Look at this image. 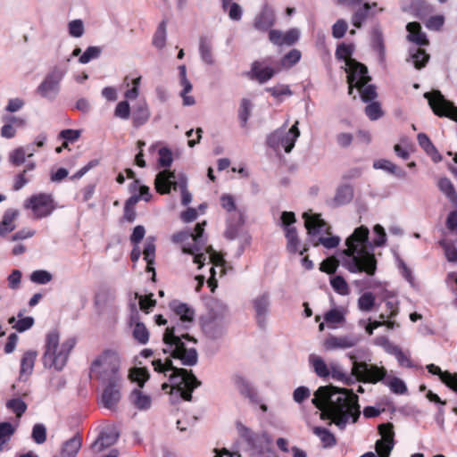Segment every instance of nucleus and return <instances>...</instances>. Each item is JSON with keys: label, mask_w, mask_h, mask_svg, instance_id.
I'll use <instances>...</instances> for the list:
<instances>
[{"label": "nucleus", "mask_w": 457, "mask_h": 457, "mask_svg": "<svg viewBox=\"0 0 457 457\" xmlns=\"http://www.w3.org/2000/svg\"><path fill=\"white\" fill-rule=\"evenodd\" d=\"M150 118L148 104L145 100H140L133 108L132 120L134 127H140Z\"/></svg>", "instance_id": "cd10ccee"}, {"label": "nucleus", "mask_w": 457, "mask_h": 457, "mask_svg": "<svg viewBox=\"0 0 457 457\" xmlns=\"http://www.w3.org/2000/svg\"><path fill=\"white\" fill-rule=\"evenodd\" d=\"M330 285L333 289L341 295H346L349 294L348 285L342 276H335L331 278Z\"/></svg>", "instance_id": "5fc2aeb1"}, {"label": "nucleus", "mask_w": 457, "mask_h": 457, "mask_svg": "<svg viewBox=\"0 0 457 457\" xmlns=\"http://www.w3.org/2000/svg\"><path fill=\"white\" fill-rule=\"evenodd\" d=\"M276 22V15L274 9L268 4H263L261 12L255 16L253 21V28L256 30L266 32L269 31Z\"/></svg>", "instance_id": "6ab92c4d"}, {"label": "nucleus", "mask_w": 457, "mask_h": 457, "mask_svg": "<svg viewBox=\"0 0 457 457\" xmlns=\"http://www.w3.org/2000/svg\"><path fill=\"white\" fill-rule=\"evenodd\" d=\"M418 143L420 146L426 152L428 155L431 157L434 162H439L442 161V156L435 147L429 137L425 133H420L417 136Z\"/></svg>", "instance_id": "c756f323"}, {"label": "nucleus", "mask_w": 457, "mask_h": 457, "mask_svg": "<svg viewBox=\"0 0 457 457\" xmlns=\"http://www.w3.org/2000/svg\"><path fill=\"white\" fill-rule=\"evenodd\" d=\"M131 403L140 411H146L151 408L152 398L144 394L139 388L134 389L129 396Z\"/></svg>", "instance_id": "2f4dec72"}, {"label": "nucleus", "mask_w": 457, "mask_h": 457, "mask_svg": "<svg viewBox=\"0 0 457 457\" xmlns=\"http://www.w3.org/2000/svg\"><path fill=\"white\" fill-rule=\"evenodd\" d=\"M24 206L27 209H31L37 219L49 216L55 209L52 195L45 193L30 196Z\"/></svg>", "instance_id": "4468645a"}, {"label": "nucleus", "mask_w": 457, "mask_h": 457, "mask_svg": "<svg viewBox=\"0 0 457 457\" xmlns=\"http://www.w3.org/2000/svg\"><path fill=\"white\" fill-rule=\"evenodd\" d=\"M193 323L186 324L176 319L171 320L163 334V342L167 345L162 351L164 353H170V356L181 361L185 366H195L198 361V353L194 347H187L184 340L191 341L194 344L196 340L189 336L186 331L189 329Z\"/></svg>", "instance_id": "20e7f679"}, {"label": "nucleus", "mask_w": 457, "mask_h": 457, "mask_svg": "<svg viewBox=\"0 0 457 457\" xmlns=\"http://www.w3.org/2000/svg\"><path fill=\"white\" fill-rule=\"evenodd\" d=\"M234 382L238 392L247 397L251 403H259L260 398L257 391L252 386V385L244 377L236 376Z\"/></svg>", "instance_id": "4be33fe9"}, {"label": "nucleus", "mask_w": 457, "mask_h": 457, "mask_svg": "<svg viewBox=\"0 0 457 457\" xmlns=\"http://www.w3.org/2000/svg\"><path fill=\"white\" fill-rule=\"evenodd\" d=\"M53 279L52 274L45 270H37L30 275V280L38 285H46Z\"/></svg>", "instance_id": "6e6d98bb"}, {"label": "nucleus", "mask_w": 457, "mask_h": 457, "mask_svg": "<svg viewBox=\"0 0 457 457\" xmlns=\"http://www.w3.org/2000/svg\"><path fill=\"white\" fill-rule=\"evenodd\" d=\"M129 378L132 381L137 382L139 389L142 388L150 378L149 371L146 368H133L129 372Z\"/></svg>", "instance_id": "de8ad7c7"}, {"label": "nucleus", "mask_w": 457, "mask_h": 457, "mask_svg": "<svg viewBox=\"0 0 457 457\" xmlns=\"http://www.w3.org/2000/svg\"><path fill=\"white\" fill-rule=\"evenodd\" d=\"M359 397L352 389L332 385L320 386L314 393L312 403L320 412L321 420H330L343 430L349 423H355L361 415Z\"/></svg>", "instance_id": "f257e3e1"}, {"label": "nucleus", "mask_w": 457, "mask_h": 457, "mask_svg": "<svg viewBox=\"0 0 457 457\" xmlns=\"http://www.w3.org/2000/svg\"><path fill=\"white\" fill-rule=\"evenodd\" d=\"M298 124L299 122L295 121L288 130L284 129L275 130L268 136L267 145L275 151L284 149L286 153H290L300 136Z\"/></svg>", "instance_id": "f8f14e48"}, {"label": "nucleus", "mask_w": 457, "mask_h": 457, "mask_svg": "<svg viewBox=\"0 0 457 457\" xmlns=\"http://www.w3.org/2000/svg\"><path fill=\"white\" fill-rule=\"evenodd\" d=\"M411 8L415 15L420 19H424L433 12V6L424 0H414L411 4Z\"/></svg>", "instance_id": "37998d69"}, {"label": "nucleus", "mask_w": 457, "mask_h": 457, "mask_svg": "<svg viewBox=\"0 0 457 457\" xmlns=\"http://www.w3.org/2000/svg\"><path fill=\"white\" fill-rule=\"evenodd\" d=\"M165 43H166V23L163 21L159 24V26L154 35L153 45L158 49H162L165 46Z\"/></svg>", "instance_id": "603ef678"}, {"label": "nucleus", "mask_w": 457, "mask_h": 457, "mask_svg": "<svg viewBox=\"0 0 457 457\" xmlns=\"http://www.w3.org/2000/svg\"><path fill=\"white\" fill-rule=\"evenodd\" d=\"M237 428L239 435L253 449L262 451L272 443V438L267 432L253 433L249 428L241 423H237Z\"/></svg>", "instance_id": "dca6fc26"}, {"label": "nucleus", "mask_w": 457, "mask_h": 457, "mask_svg": "<svg viewBox=\"0 0 457 457\" xmlns=\"http://www.w3.org/2000/svg\"><path fill=\"white\" fill-rule=\"evenodd\" d=\"M120 360L118 353L112 350L103 352L91 364V373L102 383L121 380L120 375Z\"/></svg>", "instance_id": "6e6552de"}, {"label": "nucleus", "mask_w": 457, "mask_h": 457, "mask_svg": "<svg viewBox=\"0 0 457 457\" xmlns=\"http://www.w3.org/2000/svg\"><path fill=\"white\" fill-rule=\"evenodd\" d=\"M65 74V71L54 68L37 87L38 93L46 98H54L59 91V84Z\"/></svg>", "instance_id": "f3484780"}, {"label": "nucleus", "mask_w": 457, "mask_h": 457, "mask_svg": "<svg viewBox=\"0 0 457 457\" xmlns=\"http://www.w3.org/2000/svg\"><path fill=\"white\" fill-rule=\"evenodd\" d=\"M133 337L141 345H145L149 340V331L140 321H136L133 328Z\"/></svg>", "instance_id": "8fccbe9b"}, {"label": "nucleus", "mask_w": 457, "mask_h": 457, "mask_svg": "<svg viewBox=\"0 0 457 457\" xmlns=\"http://www.w3.org/2000/svg\"><path fill=\"white\" fill-rule=\"evenodd\" d=\"M6 407L12 410L17 417H21L27 410V404L20 398L9 400L6 403Z\"/></svg>", "instance_id": "e2e57ef3"}, {"label": "nucleus", "mask_w": 457, "mask_h": 457, "mask_svg": "<svg viewBox=\"0 0 457 457\" xmlns=\"http://www.w3.org/2000/svg\"><path fill=\"white\" fill-rule=\"evenodd\" d=\"M313 433L320 437L324 447H332L336 445L337 440L335 436L327 428L315 427Z\"/></svg>", "instance_id": "79ce46f5"}, {"label": "nucleus", "mask_w": 457, "mask_h": 457, "mask_svg": "<svg viewBox=\"0 0 457 457\" xmlns=\"http://www.w3.org/2000/svg\"><path fill=\"white\" fill-rule=\"evenodd\" d=\"M120 381H106L104 384L106 386L104 387L102 395H101V404L109 410H114L116 405L120 400Z\"/></svg>", "instance_id": "a211bd4d"}, {"label": "nucleus", "mask_w": 457, "mask_h": 457, "mask_svg": "<svg viewBox=\"0 0 457 457\" xmlns=\"http://www.w3.org/2000/svg\"><path fill=\"white\" fill-rule=\"evenodd\" d=\"M31 437L37 445H42L46 440V428L44 424L37 423L32 428Z\"/></svg>", "instance_id": "4d7b16f0"}, {"label": "nucleus", "mask_w": 457, "mask_h": 457, "mask_svg": "<svg viewBox=\"0 0 457 457\" xmlns=\"http://www.w3.org/2000/svg\"><path fill=\"white\" fill-rule=\"evenodd\" d=\"M285 236L287 240V250L291 253H296L300 245L296 228H287L285 230Z\"/></svg>", "instance_id": "c03bdc74"}, {"label": "nucleus", "mask_w": 457, "mask_h": 457, "mask_svg": "<svg viewBox=\"0 0 457 457\" xmlns=\"http://www.w3.org/2000/svg\"><path fill=\"white\" fill-rule=\"evenodd\" d=\"M346 67L347 83L349 84L348 94L352 95L353 87L367 84L370 80V77L368 76L367 67L355 60H348Z\"/></svg>", "instance_id": "2eb2a0df"}, {"label": "nucleus", "mask_w": 457, "mask_h": 457, "mask_svg": "<svg viewBox=\"0 0 457 457\" xmlns=\"http://www.w3.org/2000/svg\"><path fill=\"white\" fill-rule=\"evenodd\" d=\"M15 428L10 422L0 423V451H4V445L7 444L11 436L14 434Z\"/></svg>", "instance_id": "09e8293b"}, {"label": "nucleus", "mask_w": 457, "mask_h": 457, "mask_svg": "<svg viewBox=\"0 0 457 457\" xmlns=\"http://www.w3.org/2000/svg\"><path fill=\"white\" fill-rule=\"evenodd\" d=\"M303 218L304 219L305 228L314 246L322 245L327 249H332L339 245L341 240L339 237H325V235H331L330 226L321 219L320 214L304 212Z\"/></svg>", "instance_id": "0eeeda50"}, {"label": "nucleus", "mask_w": 457, "mask_h": 457, "mask_svg": "<svg viewBox=\"0 0 457 457\" xmlns=\"http://www.w3.org/2000/svg\"><path fill=\"white\" fill-rule=\"evenodd\" d=\"M228 308L219 304V309L212 310L201 318V327L204 334L212 340L222 337L227 331Z\"/></svg>", "instance_id": "1a4fd4ad"}, {"label": "nucleus", "mask_w": 457, "mask_h": 457, "mask_svg": "<svg viewBox=\"0 0 457 457\" xmlns=\"http://www.w3.org/2000/svg\"><path fill=\"white\" fill-rule=\"evenodd\" d=\"M176 176L174 172L169 170L160 171L155 178V188L160 194L170 193L171 187L174 190L179 188L181 190V204L183 205H187L192 201V195L187 189V180L182 177L179 182H176L174 180Z\"/></svg>", "instance_id": "9b49d317"}, {"label": "nucleus", "mask_w": 457, "mask_h": 457, "mask_svg": "<svg viewBox=\"0 0 457 457\" xmlns=\"http://www.w3.org/2000/svg\"><path fill=\"white\" fill-rule=\"evenodd\" d=\"M199 53L201 59L204 63L208 65L214 64L215 59L212 54V46L211 41L205 37H202L200 38Z\"/></svg>", "instance_id": "e433bc0d"}, {"label": "nucleus", "mask_w": 457, "mask_h": 457, "mask_svg": "<svg viewBox=\"0 0 457 457\" xmlns=\"http://www.w3.org/2000/svg\"><path fill=\"white\" fill-rule=\"evenodd\" d=\"M205 221L197 223L194 230L185 229L172 235L173 243L181 244L182 252L194 256V262L201 269L207 259L209 262L219 265L223 260L211 245H206L207 237L204 235Z\"/></svg>", "instance_id": "7ed1b4c3"}, {"label": "nucleus", "mask_w": 457, "mask_h": 457, "mask_svg": "<svg viewBox=\"0 0 457 457\" xmlns=\"http://www.w3.org/2000/svg\"><path fill=\"white\" fill-rule=\"evenodd\" d=\"M353 198V188L350 185L337 187L335 196L328 202L329 206L336 208L349 204Z\"/></svg>", "instance_id": "412c9836"}, {"label": "nucleus", "mask_w": 457, "mask_h": 457, "mask_svg": "<svg viewBox=\"0 0 457 457\" xmlns=\"http://www.w3.org/2000/svg\"><path fill=\"white\" fill-rule=\"evenodd\" d=\"M349 358L353 361L352 375L355 377V378L345 375V378L342 380L345 385H352L355 380L375 384L385 378L386 375L385 368H379L377 365H370L363 361L358 362L356 357L352 354L349 355Z\"/></svg>", "instance_id": "9d476101"}, {"label": "nucleus", "mask_w": 457, "mask_h": 457, "mask_svg": "<svg viewBox=\"0 0 457 457\" xmlns=\"http://www.w3.org/2000/svg\"><path fill=\"white\" fill-rule=\"evenodd\" d=\"M440 246L443 248L445 256L450 262H457V248L453 242L442 239L439 241Z\"/></svg>", "instance_id": "3c124183"}, {"label": "nucleus", "mask_w": 457, "mask_h": 457, "mask_svg": "<svg viewBox=\"0 0 457 457\" xmlns=\"http://www.w3.org/2000/svg\"><path fill=\"white\" fill-rule=\"evenodd\" d=\"M20 215L19 210L8 209L4 212L0 221V237H5L16 228L15 220Z\"/></svg>", "instance_id": "393cba45"}, {"label": "nucleus", "mask_w": 457, "mask_h": 457, "mask_svg": "<svg viewBox=\"0 0 457 457\" xmlns=\"http://www.w3.org/2000/svg\"><path fill=\"white\" fill-rule=\"evenodd\" d=\"M424 97L428 99V104L436 115L457 121V107L445 99L440 91L427 92L424 94Z\"/></svg>", "instance_id": "ddd939ff"}, {"label": "nucleus", "mask_w": 457, "mask_h": 457, "mask_svg": "<svg viewBox=\"0 0 457 457\" xmlns=\"http://www.w3.org/2000/svg\"><path fill=\"white\" fill-rule=\"evenodd\" d=\"M82 445V439L79 435H75L65 441L62 446L60 457H76Z\"/></svg>", "instance_id": "7c9ffc66"}, {"label": "nucleus", "mask_w": 457, "mask_h": 457, "mask_svg": "<svg viewBox=\"0 0 457 457\" xmlns=\"http://www.w3.org/2000/svg\"><path fill=\"white\" fill-rule=\"evenodd\" d=\"M339 265V261L336 257H328L320 263V270L328 274L336 272Z\"/></svg>", "instance_id": "338daca9"}, {"label": "nucleus", "mask_w": 457, "mask_h": 457, "mask_svg": "<svg viewBox=\"0 0 457 457\" xmlns=\"http://www.w3.org/2000/svg\"><path fill=\"white\" fill-rule=\"evenodd\" d=\"M369 229L361 226L345 240L346 249L340 252L341 263L352 273L364 272L373 276L377 270V260L369 243Z\"/></svg>", "instance_id": "f03ea898"}, {"label": "nucleus", "mask_w": 457, "mask_h": 457, "mask_svg": "<svg viewBox=\"0 0 457 457\" xmlns=\"http://www.w3.org/2000/svg\"><path fill=\"white\" fill-rule=\"evenodd\" d=\"M75 345L76 340L72 337L60 344L59 332L49 331L46 337L45 352L42 357L44 367L56 371L62 370Z\"/></svg>", "instance_id": "423d86ee"}, {"label": "nucleus", "mask_w": 457, "mask_h": 457, "mask_svg": "<svg viewBox=\"0 0 457 457\" xmlns=\"http://www.w3.org/2000/svg\"><path fill=\"white\" fill-rule=\"evenodd\" d=\"M37 356L36 351H27L21 360L20 380H26L31 375Z\"/></svg>", "instance_id": "a878e982"}, {"label": "nucleus", "mask_w": 457, "mask_h": 457, "mask_svg": "<svg viewBox=\"0 0 457 457\" xmlns=\"http://www.w3.org/2000/svg\"><path fill=\"white\" fill-rule=\"evenodd\" d=\"M26 161V150L23 147H18L9 154V162L13 166H21Z\"/></svg>", "instance_id": "052dcab7"}, {"label": "nucleus", "mask_w": 457, "mask_h": 457, "mask_svg": "<svg viewBox=\"0 0 457 457\" xmlns=\"http://www.w3.org/2000/svg\"><path fill=\"white\" fill-rule=\"evenodd\" d=\"M309 362L319 377L326 378L330 374L329 369L321 357L316 354H311L309 356Z\"/></svg>", "instance_id": "ea45409f"}, {"label": "nucleus", "mask_w": 457, "mask_h": 457, "mask_svg": "<svg viewBox=\"0 0 457 457\" xmlns=\"http://www.w3.org/2000/svg\"><path fill=\"white\" fill-rule=\"evenodd\" d=\"M374 343L376 345L383 347L386 352H387L391 354L399 355L400 357H402L401 348L399 346L392 344L386 337H385V336L377 337L374 339Z\"/></svg>", "instance_id": "49530a36"}, {"label": "nucleus", "mask_w": 457, "mask_h": 457, "mask_svg": "<svg viewBox=\"0 0 457 457\" xmlns=\"http://www.w3.org/2000/svg\"><path fill=\"white\" fill-rule=\"evenodd\" d=\"M409 32L407 38L409 41L414 42L418 46L428 45V40L424 32L421 30V26L419 22H409L406 26Z\"/></svg>", "instance_id": "c85d7f7f"}, {"label": "nucleus", "mask_w": 457, "mask_h": 457, "mask_svg": "<svg viewBox=\"0 0 457 457\" xmlns=\"http://www.w3.org/2000/svg\"><path fill=\"white\" fill-rule=\"evenodd\" d=\"M359 342V338L354 336L335 337L329 336L324 341L326 350L333 351L337 349H346L355 346Z\"/></svg>", "instance_id": "aec40b11"}, {"label": "nucleus", "mask_w": 457, "mask_h": 457, "mask_svg": "<svg viewBox=\"0 0 457 457\" xmlns=\"http://www.w3.org/2000/svg\"><path fill=\"white\" fill-rule=\"evenodd\" d=\"M102 49L99 46H88L83 54L80 55L79 61L80 63H87L91 60L97 59L101 54Z\"/></svg>", "instance_id": "680f3d73"}, {"label": "nucleus", "mask_w": 457, "mask_h": 457, "mask_svg": "<svg viewBox=\"0 0 457 457\" xmlns=\"http://www.w3.org/2000/svg\"><path fill=\"white\" fill-rule=\"evenodd\" d=\"M439 190L445 194L448 200L457 208V192L453 184L448 178H441L437 183Z\"/></svg>", "instance_id": "f704fd0d"}, {"label": "nucleus", "mask_w": 457, "mask_h": 457, "mask_svg": "<svg viewBox=\"0 0 457 457\" xmlns=\"http://www.w3.org/2000/svg\"><path fill=\"white\" fill-rule=\"evenodd\" d=\"M252 72L260 83L268 81L274 75L273 69L270 67L261 68L258 62H254L252 64Z\"/></svg>", "instance_id": "a19ab883"}, {"label": "nucleus", "mask_w": 457, "mask_h": 457, "mask_svg": "<svg viewBox=\"0 0 457 457\" xmlns=\"http://www.w3.org/2000/svg\"><path fill=\"white\" fill-rule=\"evenodd\" d=\"M365 114L371 120H378L383 115L380 104L378 102H371L365 107Z\"/></svg>", "instance_id": "0e129e2a"}, {"label": "nucleus", "mask_w": 457, "mask_h": 457, "mask_svg": "<svg viewBox=\"0 0 457 457\" xmlns=\"http://www.w3.org/2000/svg\"><path fill=\"white\" fill-rule=\"evenodd\" d=\"M170 308L174 312L177 319L180 321L186 322V324L193 323L195 312L189 308L186 303H173Z\"/></svg>", "instance_id": "473e14b6"}, {"label": "nucleus", "mask_w": 457, "mask_h": 457, "mask_svg": "<svg viewBox=\"0 0 457 457\" xmlns=\"http://www.w3.org/2000/svg\"><path fill=\"white\" fill-rule=\"evenodd\" d=\"M159 159L158 163L161 167L168 168L171 165L173 162L172 153L167 147H162L158 151Z\"/></svg>", "instance_id": "69168bd1"}, {"label": "nucleus", "mask_w": 457, "mask_h": 457, "mask_svg": "<svg viewBox=\"0 0 457 457\" xmlns=\"http://www.w3.org/2000/svg\"><path fill=\"white\" fill-rule=\"evenodd\" d=\"M429 59V55L425 52V50L413 46L410 48V60L412 61L413 65L416 69H421L425 67L426 63ZM409 61V59H407Z\"/></svg>", "instance_id": "4c0bfd02"}, {"label": "nucleus", "mask_w": 457, "mask_h": 457, "mask_svg": "<svg viewBox=\"0 0 457 457\" xmlns=\"http://www.w3.org/2000/svg\"><path fill=\"white\" fill-rule=\"evenodd\" d=\"M371 46L373 49L378 54L380 60H383L385 55V46L383 34L379 27H374L372 29Z\"/></svg>", "instance_id": "58836bf2"}, {"label": "nucleus", "mask_w": 457, "mask_h": 457, "mask_svg": "<svg viewBox=\"0 0 457 457\" xmlns=\"http://www.w3.org/2000/svg\"><path fill=\"white\" fill-rule=\"evenodd\" d=\"M119 434L113 430L102 432L97 439L92 444L91 448L96 453H100L105 448L115 444Z\"/></svg>", "instance_id": "bb28decb"}, {"label": "nucleus", "mask_w": 457, "mask_h": 457, "mask_svg": "<svg viewBox=\"0 0 457 457\" xmlns=\"http://www.w3.org/2000/svg\"><path fill=\"white\" fill-rule=\"evenodd\" d=\"M377 3L370 4L365 2L359 6L352 15L351 22L355 28H361L363 22L370 17L375 15V12H371L372 7H376Z\"/></svg>", "instance_id": "b1692460"}, {"label": "nucleus", "mask_w": 457, "mask_h": 457, "mask_svg": "<svg viewBox=\"0 0 457 457\" xmlns=\"http://www.w3.org/2000/svg\"><path fill=\"white\" fill-rule=\"evenodd\" d=\"M253 104L247 98H243L240 103L239 110H238V119L240 120L241 126L245 128L247 124L248 119L251 115L252 109Z\"/></svg>", "instance_id": "a18cd8bd"}, {"label": "nucleus", "mask_w": 457, "mask_h": 457, "mask_svg": "<svg viewBox=\"0 0 457 457\" xmlns=\"http://www.w3.org/2000/svg\"><path fill=\"white\" fill-rule=\"evenodd\" d=\"M359 89L361 98L363 102H371L377 97L376 87L373 85L362 84L356 87Z\"/></svg>", "instance_id": "13d9d810"}, {"label": "nucleus", "mask_w": 457, "mask_h": 457, "mask_svg": "<svg viewBox=\"0 0 457 457\" xmlns=\"http://www.w3.org/2000/svg\"><path fill=\"white\" fill-rule=\"evenodd\" d=\"M353 52V45H345L344 43L337 46L336 50V57L338 60H344L345 61V65L347 66V61L353 60L351 58V55Z\"/></svg>", "instance_id": "bf43d9fd"}, {"label": "nucleus", "mask_w": 457, "mask_h": 457, "mask_svg": "<svg viewBox=\"0 0 457 457\" xmlns=\"http://www.w3.org/2000/svg\"><path fill=\"white\" fill-rule=\"evenodd\" d=\"M395 442H386L378 440L376 443V451L379 457H389Z\"/></svg>", "instance_id": "774afa93"}, {"label": "nucleus", "mask_w": 457, "mask_h": 457, "mask_svg": "<svg viewBox=\"0 0 457 457\" xmlns=\"http://www.w3.org/2000/svg\"><path fill=\"white\" fill-rule=\"evenodd\" d=\"M270 306V295L264 293L253 300V307L256 312V319L259 326L263 328L265 326V318L268 313Z\"/></svg>", "instance_id": "5701e85b"}, {"label": "nucleus", "mask_w": 457, "mask_h": 457, "mask_svg": "<svg viewBox=\"0 0 457 457\" xmlns=\"http://www.w3.org/2000/svg\"><path fill=\"white\" fill-rule=\"evenodd\" d=\"M144 260L147 263V271L154 270L152 265L154 262L155 258V237L149 236L146 237L145 242V248L143 251Z\"/></svg>", "instance_id": "c9c22d12"}, {"label": "nucleus", "mask_w": 457, "mask_h": 457, "mask_svg": "<svg viewBox=\"0 0 457 457\" xmlns=\"http://www.w3.org/2000/svg\"><path fill=\"white\" fill-rule=\"evenodd\" d=\"M152 365L154 371L158 373L166 375L167 371H172L169 376L170 385L163 383L162 389L166 390L171 387L177 390L180 397L185 401L190 402L192 400V392L202 384L192 370L175 367L170 358H166L164 361L161 359L154 360Z\"/></svg>", "instance_id": "39448f33"}, {"label": "nucleus", "mask_w": 457, "mask_h": 457, "mask_svg": "<svg viewBox=\"0 0 457 457\" xmlns=\"http://www.w3.org/2000/svg\"><path fill=\"white\" fill-rule=\"evenodd\" d=\"M375 305V296L371 292H366L358 299V308L362 312H370Z\"/></svg>", "instance_id": "864d4df0"}, {"label": "nucleus", "mask_w": 457, "mask_h": 457, "mask_svg": "<svg viewBox=\"0 0 457 457\" xmlns=\"http://www.w3.org/2000/svg\"><path fill=\"white\" fill-rule=\"evenodd\" d=\"M373 167L375 169H380L384 170L391 174H394L399 179H405L407 176V173L403 169L399 168L397 165L393 163L392 162L386 160V159H380L373 163Z\"/></svg>", "instance_id": "72a5a7b5"}]
</instances>
